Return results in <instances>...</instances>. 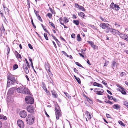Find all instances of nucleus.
Masks as SVG:
<instances>
[{"label":"nucleus","mask_w":128,"mask_h":128,"mask_svg":"<svg viewBox=\"0 0 128 128\" xmlns=\"http://www.w3.org/2000/svg\"><path fill=\"white\" fill-rule=\"evenodd\" d=\"M3 6L4 10V11H5V12H6V11L8 12V14H9V10H8V8L4 6V5L3 4Z\"/></svg>","instance_id":"obj_25"},{"label":"nucleus","mask_w":128,"mask_h":128,"mask_svg":"<svg viewBox=\"0 0 128 128\" xmlns=\"http://www.w3.org/2000/svg\"><path fill=\"white\" fill-rule=\"evenodd\" d=\"M72 18L74 19H76L77 18L75 14H73L72 15Z\"/></svg>","instance_id":"obj_64"},{"label":"nucleus","mask_w":128,"mask_h":128,"mask_svg":"<svg viewBox=\"0 0 128 128\" xmlns=\"http://www.w3.org/2000/svg\"><path fill=\"white\" fill-rule=\"evenodd\" d=\"M64 94H65L66 96L68 97V98H69V97H70V95L69 94H68L66 92H64Z\"/></svg>","instance_id":"obj_49"},{"label":"nucleus","mask_w":128,"mask_h":128,"mask_svg":"<svg viewBox=\"0 0 128 128\" xmlns=\"http://www.w3.org/2000/svg\"><path fill=\"white\" fill-rule=\"evenodd\" d=\"M69 21V20L66 17H64V22L66 23L68 22Z\"/></svg>","instance_id":"obj_32"},{"label":"nucleus","mask_w":128,"mask_h":128,"mask_svg":"<svg viewBox=\"0 0 128 128\" xmlns=\"http://www.w3.org/2000/svg\"><path fill=\"white\" fill-rule=\"evenodd\" d=\"M26 109L28 112L34 113V109L32 106L30 105L26 107Z\"/></svg>","instance_id":"obj_7"},{"label":"nucleus","mask_w":128,"mask_h":128,"mask_svg":"<svg viewBox=\"0 0 128 128\" xmlns=\"http://www.w3.org/2000/svg\"><path fill=\"white\" fill-rule=\"evenodd\" d=\"M114 4L113 2H112L111 4H110V8H112L113 9V8H114V6L115 5Z\"/></svg>","instance_id":"obj_31"},{"label":"nucleus","mask_w":128,"mask_h":128,"mask_svg":"<svg viewBox=\"0 0 128 128\" xmlns=\"http://www.w3.org/2000/svg\"><path fill=\"white\" fill-rule=\"evenodd\" d=\"M120 35V37L122 39L125 40H126L128 42V37L126 35L123 34H121L120 32V34H117L115 35Z\"/></svg>","instance_id":"obj_9"},{"label":"nucleus","mask_w":128,"mask_h":128,"mask_svg":"<svg viewBox=\"0 0 128 128\" xmlns=\"http://www.w3.org/2000/svg\"><path fill=\"white\" fill-rule=\"evenodd\" d=\"M35 117L32 114H28L26 117V121L28 124L29 125L33 124L34 122Z\"/></svg>","instance_id":"obj_3"},{"label":"nucleus","mask_w":128,"mask_h":128,"mask_svg":"<svg viewBox=\"0 0 128 128\" xmlns=\"http://www.w3.org/2000/svg\"><path fill=\"white\" fill-rule=\"evenodd\" d=\"M85 96L86 98L88 100H87V101L91 104H92L93 103L92 101L90 99H89L86 96Z\"/></svg>","instance_id":"obj_20"},{"label":"nucleus","mask_w":128,"mask_h":128,"mask_svg":"<svg viewBox=\"0 0 128 128\" xmlns=\"http://www.w3.org/2000/svg\"><path fill=\"white\" fill-rule=\"evenodd\" d=\"M47 71L48 74V76H51V77H52L53 76V75L50 72V70H48Z\"/></svg>","instance_id":"obj_34"},{"label":"nucleus","mask_w":128,"mask_h":128,"mask_svg":"<svg viewBox=\"0 0 128 128\" xmlns=\"http://www.w3.org/2000/svg\"><path fill=\"white\" fill-rule=\"evenodd\" d=\"M15 90V89L14 88H12L9 89L8 94H12L14 93Z\"/></svg>","instance_id":"obj_12"},{"label":"nucleus","mask_w":128,"mask_h":128,"mask_svg":"<svg viewBox=\"0 0 128 128\" xmlns=\"http://www.w3.org/2000/svg\"><path fill=\"white\" fill-rule=\"evenodd\" d=\"M17 122L20 128H22L24 127V122L22 120H18Z\"/></svg>","instance_id":"obj_10"},{"label":"nucleus","mask_w":128,"mask_h":128,"mask_svg":"<svg viewBox=\"0 0 128 128\" xmlns=\"http://www.w3.org/2000/svg\"><path fill=\"white\" fill-rule=\"evenodd\" d=\"M42 87L43 88H44V90H46V85L44 83V82H42Z\"/></svg>","instance_id":"obj_46"},{"label":"nucleus","mask_w":128,"mask_h":128,"mask_svg":"<svg viewBox=\"0 0 128 128\" xmlns=\"http://www.w3.org/2000/svg\"><path fill=\"white\" fill-rule=\"evenodd\" d=\"M100 19L103 21H104L105 20V19L104 18H102V17L100 16Z\"/></svg>","instance_id":"obj_61"},{"label":"nucleus","mask_w":128,"mask_h":128,"mask_svg":"<svg viewBox=\"0 0 128 128\" xmlns=\"http://www.w3.org/2000/svg\"><path fill=\"white\" fill-rule=\"evenodd\" d=\"M0 119L6 120L7 119L6 116L2 114L0 115Z\"/></svg>","instance_id":"obj_22"},{"label":"nucleus","mask_w":128,"mask_h":128,"mask_svg":"<svg viewBox=\"0 0 128 128\" xmlns=\"http://www.w3.org/2000/svg\"><path fill=\"white\" fill-rule=\"evenodd\" d=\"M62 53H63L64 55L65 56H66L68 57L69 56H68L67 54L64 51H62Z\"/></svg>","instance_id":"obj_42"},{"label":"nucleus","mask_w":128,"mask_h":128,"mask_svg":"<svg viewBox=\"0 0 128 128\" xmlns=\"http://www.w3.org/2000/svg\"><path fill=\"white\" fill-rule=\"evenodd\" d=\"M46 77L48 79L49 82H50V83H52V84L53 81L51 78V76H48L47 75H46Z\"/></svg>","instance_id":"obj_19"},{"label":"nucleus","mask_w":128,"mask_h":128,"mask_svg":"<svg viewBox=\"0 0 128 128\" xmlns=\"http://www.w3.org/2000/svg\"><path fill=\"white\" fill-rule=\"evenodd\" d=\"M51 92L53 98H56L57 97L58 95L54 90H52Z\"/></svg>","instance_id":"obj_13"},{"label":"nucleus","mask_w":128,"mask_h":128,"mask_svg":"<svg viewBox=\"0 0 128 128\" xmlns=\"http://www.w3.org/2000/svg\"><path fill=\"white\" fill-rule=\"evenodd\" d=\"M100 26L103 29L106 28L108 25L104 23H101L100 24Z\"/></svg>","instance_id":"obj_15"},{"label":"nucleus","mask_w":128,"mask_h":128,"mask_svg":"<svg viewBox=\"0 0 128 128\" xmlns=\"http://www.w3.org/2000/svg\"><path fill=\"white\" fill-rule=\"evenodd\" d=\"M60 23L62 24L63 25L64 27V28H68V27L66 26L65 25H64V23H62V22L60 20H62V18H60Z\"/></svg>","instance_id":"obj_21"},{"label":"nucleus","mask_w":128,"mask_h":128,"mask_svg":"<svg viewBox=\"0 0 128 128\" xmlns=\"http://www.w3.org/2000/svg\"><path fill=\"white\" fill-rule=\"evenodd\" d=\"M120 92H121L123 94H126V92L124 90V89L123 87H121V89Z\"/></svg>","instance_id":"obj_23"},{"label":"nucleus","mask_w":128,"mask_h":128,"mask_svg":"<svg viewBox=\"0 0 128 128\" xmlns=\"http://www.w3.org/2000/svg\"><path fill=\"white\" fill-rule=\"evenodd\" d=\"M41 25L42 26V28H43V29H44V30H45V31H46L47 32V30H46V29L45 28H45V27H44V26H43V24H41Z\"/></svg>","instance_id":"obj_59"},{"label":"nucleus","mask_w":128,"mask_h":128,"mask_svg":"<svg viewBox=\"0 0 128 128\" xmlns=\"http://www.w3.org/2000/svg\"><path fill=\"white\" fill-rule=\"evenodd\" d=\"M16 90L18 93L23 94H29L30 92L29 90L26 87H24L23 85L22 87H18L17 88Z\"/></svg>","instance_id":"obj_1"},{"label":"nucleus","mask_w":128,"mask_h":128,"mask_svg":"<svg viewBox=\"0 0 128 128\" xmlns=\"http://www.w3.org/2000/svg\"><path fill=\"white\" fill-rule=\"evenodd\" d=\"M46 16H48L49 18H51L52 17V15L50 13H48Z\"/></svg>","instance_id":"obj_39"},{"label":"nucleus","mask_w":128,"mask_h":128,"mask_svg":"<svg viewBox=\"0 0 128 128\" xmlns=\"http://www.w3.org/2000/svg\"><path fill=\"white\" fill-rule=\"evenodd\" d=\"M16 57L17 58H21V56L20 54H19L18 52L16 51Z\"/></svg>","instance_id":"obj_26"},{"label":"nucleus","mask_w":128,"mask_h":128,"mask_svg":"<svg viewBox=\"0 0 128 128\" xmlns=\"http://www.w3.org/2000/svg\"><path fill=\"white\" fill-rule=\"evenodd\" d=\"M93 85L94 86H96L98 87L103 88V87L102 85L100 84H98L96 82H94L93 84Z\"/></svg>","instance_id":"obj_16"},{"label":"nucleus","mask_w":128,"mask_h":128,"mask_svg":"<svg viewBox=\"0 0 128 128\" xmlns=\"http://www.w3.org/2000/svg\"><path fill=\"white\" fill-rule=\"evenodd\" d=\"M105 102L108 103L110 105H112L113 104V103L112 102H110V100H107L105 101Z\"/></svg>","instance_id":"obj_33"},{"label":"nucleus","mask_w":128,"mask_h":128,"mask_svg":"<svg viewBox=\"0 0 128 128\" xmlns=\"http://www.w3.org/2000/svg\"><path fill=\"white\" fill-rule=\"evenodd\" d=\"M123 104L124 105L127 106L128 105V102H127L124 101L123 102Z\"/></svg>","instance_id":"obj_44"},{"label":"nucleus","mask_w":128,"mask_h":128,"mask_svg":"<svg viewBox=\"0 0 128 128\" xmlns=\"http://www.w3.org/2000/svg\"><path fill=\"white\" fill-rule=\"evenodd\" d=\"M28 46L29 47V48L30 49H33V48H32V46L31 45L29 44H28Z\"/></svg>","instance_id":"obj_57"},{"label":"nucleus","mask_w":128,"mask_h":128,"mask_svg":"<svg viewBox=\"0 0 128 128\" xmlns=\"http://www.w3.org/2000/svg\"><path fill=\"white\" fill-rule=\"evenodd\" d=\"M18 84V81H17L15 78L12 79L8 80L7 88L10 87L11 86Z\"/></svg>","instance_id":"obj_4"},{"label":"nucleus","mask_w":128,"mask_h":128,"mask_svg":"<svg viewBox=\"0 0 128 128\" xmlns=\"http://www.w3.org/2000/svg\"><path fill=\"white\" fill-rule=\"evenodd\" d=\"M22 68L26 74H28L29 73V71L28 70L26 64H24L23 65Z\"/></svg>","instance_id":"obj_11"},{"label":"nucleus","mask_w":128,"mask_h":128,"mask_svg":"<svg viewBox=\"0 0 128 128\" xmlns=\"http://www.w3.org/2000/svg\"><path fill=\"white\" fill-rule=\"evenodd\" d=\"M49 24H50V25L52 26L54 28V29L55 28V26H54V24H53L52 23V22H49Z\"/></svg>","instance_id":"obj_47"},{"label":"nucleus","mask_w":128,"mask_h":128,"mask_svg":"<svg viewBox=\"0 0 128 128\" xmlns=\"http://www.w3.org/2000/svg\"><path fill=\"white\" fill-rule=\"evenodd\" d=\"M55 114L57 120L59 119V117L61 116V114L60 112V110L59 109V107L57 106L56 107Z\"/></svg>","instance_id":"obj_6"},{"label":"nucleus","mask_w":128,"mask_h":128,"mask_svg":"<svg viewBox=\"0 0 128 128\" xmlns=\"http://www.w3.org/2000/svg\"><path fill=\"white\" fill-rule=\"evenodd\" d=\"M45 90H45L46 92V94H47L48 95H50V93L49 91L48 90H47V89H46Z\"/></svg>","instance_id":"obj_52"},{"label":"nucleus","mask_w":128,"mask_h":128,"mask_svg":"<svg viewBox=\"0 0 128 128\" xmlns=\"http://www.w3.org/2000/svg\"><path fill=\"white\" fill-rule=\"evenodd\" d=\"M75 63L78 66L82 68H84V67L82 66L81 64H80L78 62H76Z\"/></svg>","instance_id":"obj_38"},{"label":"nucleus","mask_w":128,"mask_h":128,"mask_svg":"<svg viewBox=\"0 0 128 128\" xmlns=\"http://www.w3.org/2000/svg\"><path fill=\"white\" fill-rule=\"evenodd\" d=\"M44 37L45 38V39L46 40H48V37L47 36V34H46L44 33Z\"/></svg>","instance_id":"obj_48"},{"label":"nucleus","mask_w":128,"mask_h":128,"mask_svg":"<svg viewBox=\"0 0 128 128\" xmlns=\"http://www.w3.org/2000/svg\"><path fill=\"white\" fill-rule=\"evenodd\" d=\"M118 123L121 126H125V124L121 121H120V120L119 121Z\"/></svg>","instance_id":"obj_37"},{"label":"nucleus","mask_w":128,"mask_h":128,"mask_svg":"<svg viewBox=\"0 0 128 128\" xmlns=\"http://www.w3.org/2000/svg\"><path fill=\"white\" fill-rule=\"evenodd\" d=\"M73 23L75 24L76 25H78L79 24V22L78 20H73Z\"/></svg>","instance_id":"obj_30"},{"label":"nucleus","mask_w":128,"mask_h":128,"mask_svg":"<svg viewBox=\"0 0 128 128\" xmlns=\"http://www.w3.org/2000/svg\"><path fill=\"white\" fill-rule=\"evenodd\" d=\"M74 70L76 73L78 74V71L76 68H74Z\"/></svg>","instance_id":"obj_53"},{"label":"nucleus","mask_w":128,"mask_h":128,"mask_svg":"<svg viewBox=\"0 0 128 128\" xmlns=\"http://www.w3.org/2000/svg\"><path fill=\"white\" fill-rule=\"evenodd\" d=\"M78 14L79 16H80L83 18H84V16H85V14L82 12H81L80 13H78Z\"/></svg>","instance_id":"obj_29"},{"label":"nucleus","mask_w":128,"mask_h":128,"mask_svg":"<svg viewBox=\"0 0 128 128\" xmlns=\"http://www.w3.org/2000/svg\"><path fill=\"white\" fill-rule=\"evenodd\" d=\"M126 74L124 72H122L120 74V75L121 76H123L126 75Z\"/></svg>","instance_id":"obj_43"},{"label":"nucleus","mask_w":128,"mask_h":128,"mask_svg":"<svg viewBox=\"0 0 128 128\" xmlns=\"http://www.w3.org/2000/svg\"><path fill=\"white\" fill-rule=\"evenodd\" d=\"M37 18L41 22H42V20L40 16L39 15H38V16H37Z\"/></svg>","instance_id":"obj_40"},{"label":"nucleus","mask_w":128,"mask_h":128,"mask_svg":"<svg viewBox=\"0 0 128 128\" xmlns=\"http://www.w3.org/2000/svg\"><path fill=\"white\" fill-rule=\"evenodd\" d=\"M108 26L106 28V33H111L114 35L117 34H120V32L118 30L110 28L108 24Z\"/></svg>","instance_id":"obj_2"},{"label":"nucleus","mask_w":128,"mask_h":128,"mask_svg":"<svg viewBox=\"0 0 128 128\" xmlns=\"http://www.w3.org/2000/svg\"><path fill=\"white\" fill-rule=\"evenodd\" d=\"M79 9L81 10L82 11H85V9L82 6H80Z\"/></svg>","instance_id":"obj_41"},{"label":"nucleus","mask_w":128,"mask_h":128,"mask_svg":"<svg viewBox=\"0 0 128 128\" xmlns=\"http://www.w3.org/2000/svg\"><path fill=\"white\" fill-rule=\"evenodd\" d=\"M115 25L116 26V27L118 28L120 26V25L118 23L116 22L115 23Z\"/></svg>","instance_id":"obj_55"},{"label":"nucleus","mask_w":128,"mask_h":128,"mask_svg":"<svg viewBox=\"0 0 128 128\" xmlns=\"http://www.w3.org/2000/svg\"><path fill=\"white\" fill-rule=\"evenodd\" d=\"M91 28L93 29H96V27L94 26V25H91Z\"/></svg>","instance_id":"obj_63"},{"label":"nucleus","mask_w":128,"mask_h":128,"mask_svg":"<svg viewBox=\"0 0 128 128\" xmlns=\"http://www.w3.org/2000/svg\"><path fill=\"white\" fill-rule=\"evenodd\" d=\"M77 40L78 42H80L81 41L82 39L80 36V34H78L77 36Z\"/></svg>","instance_id":"obj_28"},{"label":"nucleus","mask_w":128,"mask_h":128,"mask_svg":"<svg viewBox=\"0 0 128 128\" xmlns=\"http://www.w3.org/2000/svg\"><path fill=\"white\" fill-rule=\"evenodd\" d=\"M34 13L35 14L36 16H38V15H39L38 14V11H36L35 10H34Z\"/></svg>","instance_id":"obj_54"},{"label":"nucleus","mask_w":128,"mask_h":128,"mask_svg":"<svg viewBox=\"0 0 128 128\" xmlns=\"http://www.w3.org/2000/svg\"><path fill=\"white\" fill-rule=\"evenodd\" d=\"M80 6L77 4L76 3L75 4V7L77 8H78V9H79Z\"/></svg>","instance_id":"obj_45"},{"label":"nucleus","mask_w":128,"mask_h":128,"mask_svg":"<svg viewBox=\"0 0 128 128\" xmlns=\"http://www.w3.org/2000/svg\"><path fill=\"white\" fill-rule=\"evenodd\" d=\"M18 68V66L17 64H14L13 65V69L14 70H15Z\"/></svg>","instance_id":"obj_35"},{"label":"nucleus","mask_w":128,"mask_h":128,"mask_svg":"<svg viewBox=\"0 0 128 128\" xmlns=\"http://www.w3.org/2000/svg\"><path fill=\"white\" fill-rule=\"evenodd\" d=\"M19 115L21 117L25 118L27 115V112L24 110H22L20 112Z\"/></svg>","instance_id":"obj_8"},{"label":"nucleus","mask_w":128,"mask_h":128,"mask_svg":"<svg viewBox=\"0 0 128 128\" xmlns=\"http://www.w3.org/2000/svg\"><path fill=\"white\" fill-rule=\"evenodd\" d=\"M2 29L3 32H4L5 31V29L4 27L3 24H2Z\"/></svg>","instance_id":"obj_58"},{"label":"nucleus","mask_w":128,"mask_h":128,"mask_svg":"<svg viewBox=\"0 0 128 128\" xmlns=\"http://www.w3.org/2000/svg\"><path fill=\"white\" fill-rule=\"evenodd\" d=\"M27 104H32L34 102L33 98L30 96H27L25 98Z\"/></svg>","instance_id":"obj_5"},{"label":"nucleus","mask_w":128,"mask_h":128,"mask_svg":"<svg viewBox=\"0 0 128 128\" xmlns=\"http://www.w3.org/2000/svg\"><path fill=\"white\" fill-rule=\"evenodd\" d=\"M45 66L46 68V69L47 71H48V70H50V66L48 64H46V63H45Z\"/></svg>","instance_id":"obj_18"},{"label":"nucleus","mask_w":128,"mask_h":128,"mask_svg":"<svg viewBox=\"0 0 128 128\" xmlns=\"http://www.w3.org/2000/svg\"><path fill=\"white\" fill-rule=\"evenodd\" d=\"M112 108L118 110L120 108V106L118 104H115L112 106Z\"/></svg>","instance_id":"obj_14"},{"label":"nucleus","mask_w":128,"mask_h":128,"mask_svg":"<svg viewBox=\"0 0 128 128\" xmlns=\"http://www.w3.org/2000/svg\"><path fill=\"white\" fill-rule=\"evenodd\" d=\"M116 8H115V10L116 11L118 10L120 8L119 7V6L118 4H116Z\"/></svg>","instance_id":"obj_36"},{"label":"nucleus","mask_w":128,"mask_h":128,"mask_svg":"<svg viewBox=\"0 0 128 128\" xmlns=\"http://www.w3.org/2000/svg\"><path fill=\"white\" fill-rule=\"evenodd\" d=\"M74 76L76 80L78 82V83L79 84H80L81 83V82L80 78H77L76 76L74 75Z\"/></svg>","instance_id":"obj_27"},{"label":"nucleus","mask_w":128,"mask_h":128,"mask_svg":"<svg viewBox=\"0 0 128 128\" xmlns=\"http://www.w3.org/2000/svg\"><path fill=\"white\" fill-rule=\"evenodd\" d=\"M15 78L12 75H10L8 76V80L12 79V78Z\"/></svg>","instance_id":"obj_24"},{"label":"nucleus","mask_w":128,"mask_h":128,"mask_svg":"<svg viewBox=\"0 0 128 128\" xmlns=\"http://www.w3.org/2000/svg\"><path fill=\"white\" fill-rule=\"evenodd\" d=\"M87 42L90 44L91 46L93 44H94V43L92 41H87Z\"/></svg>","instance_id":"obj_50"},{"label":"nucleus","mask_w":128,"mask_h":128,"mask_svg":"<svg viewBox=\"0 0 128 128\" xmlns=\"http://www.w3.org/2000/svg\"><path fill=\"white\" fill-rule=\"evenodd\" d=\"M109 99V100H112L113 97L112 96H110L108 95H107Z\"/></svg>","instance_id":"obj_51"},{"label":"nucleus","mask_w":128,"mask_h":128,"mask_svg":"<svg viewBox=\"0 0 128 128\" xmlns=\"http://www.w3.org/2000/svg\"><path fill=\"white\" fill-rule=\"evenodd\" d=\"M117 66V63L114 61H113L112 62V67L114 69V68L116 67Z\"/></svg>","instance_id":"obj_17"},{"label":"nucleus","mask_w":128,"mask_h":128,"mask_svg":"<svg viewBox=\"0 0 128 128\" xmlns=\"http://www.w3.org/2000/svg\"><path fill=\"white\" fill-rule=\"evenodd\" d=\"M107 92L109 94H110V95H112V92H111L109 90H107Z\"/></svg>","instance_id":"obj_62"},{"label":"nucleus","mask_w":128,"mask_h":128,"mask_svg":"<svg viewBox=\"0 0 128 128\" xmlns=\"http://www.w3.org/2000/svg\"><path fill=\"white\" fill-rule=\"evenodd\" d=\"M71 37L72 38H75V34H72L71 35Z\"/></svg>","instance_id":"obj_56"},{"label":"nucleus","mask_w":128,"mask_h":128,"mask_svg":"<svg viewBox=\"0 0 128 128\" xmlns=\"http://www.w3.org/2000/svg\"><path fill=\"white\" fill-rule=\"evenodd\" d=\"M96 94L100 95L102 94L101 92L100 91L96 93Z\"/></svg>","instance_id":"obj_60"}]
</instances>
